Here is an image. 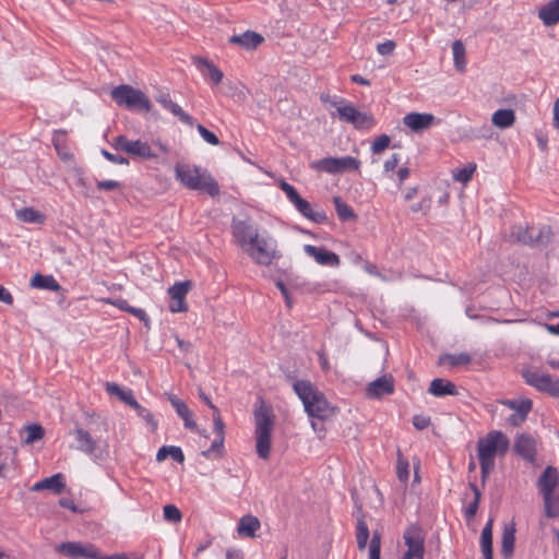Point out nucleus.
<instances>
[{
  "label": "nucleus",
  "mask_w": 559,
  "mask_h": 559,
  "mask_svg": "<svg viewBox=\"0 0 559 559\" xmlns=\"http://www.w3.org/2000/svg\"><path fill=\"white\" fill-rule=\"evenodd\" d=\"M294 392L301 400L309 417L325 419L334 414L326 397L308 380H296L293 383Z\"/></svg>",
  "instance_id": "obj_1"
},
{
  "label": "nucleus",
  "mask_w": 559,
  "mask_h": 559,
  "mask_svg": "<svg viewBox=\"0 0 559 559\" xmlns=\"http://www.w3.org/2000/svg\"><path fill=\"white\" fill-rule=\"evenodd\" d=\"M176 179L190 189L205 192L210 197L219 194V186L211 174L200 166L189 164H177L175 166Z\"/></svg>",
  "instance_id": "obj_2"
},
{
  "label": "nucleus",
  "mask_w": 559,
  "mask_h": 559,
  "mask_svg": "<svg viewBox=\"0 0 559 559\" xmlns=\"http://www.w3.org/2000/svg\"><path fill=\"white\" fill-rule=\"evenodd\" d=\"M559 486V472L555 466H547L536 481V487L544 500L545 515L550 519L559 518V496L555 495Z\"/></svg>",
  "instance_id": "obj_3"
},
{
  "label": "nucleus",
  "mask_w": 559,
  "mask_h": 559,
  "mask_svg": "<svg viewBox=\"0 0 559 559\" xmlns=\"http://www.w3.org/2000/svg\"><path fill=\"white\" fill-rule=\"evenodd\" d=\"M110 96L119 107L130 111H152V103L150 98L141 90L129 84H121L114 87L110 92Z\"/></svg>",
  "instance_id": "obj_4"
},
{
  "label": "nucleus",
  "mask_w": 559,
  "mask_h": 559,
  "mask_svg": "<svg viewBox=\"0 0 559 559\" xmlns=\"http://www.w3.org/2000/svg\"><path fill=\"white\" fill-rule=\"evenodd\" d=\"M510 441L508 437L499 430L488 432L477 442L479 461L495 463L496 455H503L509 450Z\"/></svg>",
  "instance_id": "obj_5"
},
{
  "label": "nucleus",
  "mask_w": 559,
  "mask_h": 559,
  "mask_svg": "<svg viewBox=\"0 0 559 559\" xmlns=\"http://www.w3.org/2000/svg\"><path fill=\"white\" fill-rule=\"evenodd\" d=\"M111 146L118 152H124L131 157L148 160L157 157L147 142L141 140H129L126 135H118L114 139Z\"/></svg>",
  "instance_id": "obj_6"
},
{
  "label": "nucleus",
  "mask_w": 559,
  "mask_h": 559,
  "mask_svg": "<svg viewBox=\"0 0 559 559\" xmlns=\"http://www.w3.org/2000/svg\"><path fill=\"white\" fill-rule=\"evenodd\" d=\"M521 373L528 385L551 397L559 399V378L554 379L549 373L533 369H523Z\"/></svg>",
  "instance_id": "obj_7"
},
{
  "label": "nucleus",
  "mask_w": 559,
  "mask_h": 559,
  "mask_svg": "<svg viewBox=\"0 0 559 559\" xmlns=\"http://www.w3.org/2000/svg\"><path fill=\"white\" fill-rule=\"evenodd\" d=\"M360 160L352 156L324 157L311 164L312 169L328 174H342L345 171L359 170Z\"/></svg>",
  "instance_id": "obj_8"
},
{
  "label": "nucleus",
  "mask_w": 559,
  "mask_h": 559,
  "mask_svg": "<svg viewBox=\"0 0 559 559\" xmlns=\"http://www.w3.org/2000/svg\"><path fill=\"white\" fill-rule=\"evenodd\" d=\"M249 247L248 254L258 264L270 265L274 259L280 258L276 242L271 238L260 237Z\"/></svg>",
  "instance_id": "obj_9"
},
{
  "label": "nucleus",
  "mask_w": 559,
  "mask_h": 559,
  "mask_svg": "<svg viewBox=\"0 0 559 559\" xmlns=\"http://www.w3.org/2000/svg\"><path fill=\"white\" fill-rule=\"evenodd\" d=\"M337 115L340 120L353 124L358 130H369L376 124L371 114L359 111L352 104L338 106Z\"/></svg>",
  "instance_id": "obj_10"
},
{
  "label": "nucleus",
  "mask_w": 559,
  "mask_h": 559,
  "mask_svg": "<svg viewBox=\"0 0 559 559\" xmlns=\"http://www.w3.org/2000/svg\"><path fill=\"white\" fill-rule=\"evenodd\" d=\"M231 231L240 247L250 246L260 238L258 228L250 219H233Z\"/></svg>",
  "instance_id": "obj_11"
},
{
  "label": "nucleus",
  "mask_w": 559,
  "mask_h": 559,
  "mask_svg": "<svg viewBox=\"0 0 559 559\" xmlns=\"http://www.w3.org/2000/svg\"><path fill=\"white\" fill-rule=\"evenodd\" d=\"M192 287L191 281H182L176 282L173 286L168 288V294L170 296L169 310L174 313L176 312H185L188 310V306L186 302V296Z\"/></svg>",
  "instance_id": "obj_12"
},
{
  "label": "nucleus",
  "mask_w": 559,
  "mask_h": 559,
  "mask_svg": "<svg viewBox=\"0 0 559 559\" xmlns=\"http://www.w3.org/2000/svg\"><path fill=\"white\" fill-rule=\"evenodd\" d=\"M513 450L523 460L534 464L537 455V441L528 433H520L515 438Z\"/></svg>",
  "instance_id": "obj_13"
},
{
  "label": "nucleus",
  "mask_w": 559,
  "mask_h": 559,
  "mask_svg": "<svg viewBox=\"0 0 559 559\" xmlns=\"http://www.w3.org/2000/svg\"><path fill=\"white\" fill-rule=\"evenodd\" d=\"M407 551L414 554L416 559H423L425 554V537L418 525H411L403 535Z\"/></svg>",
  "instance_id": "obj_14"
},
{
  "label": "nucleus",
  "mask_w": 559,
  "mask_h": 559,
  "mask_svg": "<svg viewBox=\"0 0 559 559\" xmlns=\"http://www.w3.org/2000/svg\"><path fill=\"white\" fill-rule=\"evenodd\" d=\"M394 389V378L391 374H385L368 384L366 395L369 399L380 400L384 395L393 394Z\"/></svg>",
  "instance_id": "obj_15"
},
{
  "label": "nucleus",
  "mask_w": 559,
  "mask_h": 559,
  "mask_svg": "<svg viewBox=\"0 0 559 559\" xmlns=\"http://www.w3.org/2000/svg\"><path fill=\"white\" fill-rule=\"evenodd\" d=\"M304 251L314 259V261L320 265L331 266V267H337L341 264L340 257L329 251L322 247H316L313 245H305Z\"/></svg>",
  "instance_id": "obj_16"
},
{
  "label": "nucleus",
  "mask_w": 559,
  "mask_h": 559,
  "mask_svg": "<svg viewBox=\"0 0 559 559\" xmlns=\"http://www.w3.org/2000/svg\"><path fill=\"white\" fill-rule=\"evenodd\" d=\"M254 432H272L274 416L272 414L271 408L264 403V401L261 397H259V406H255L254 409Z\"/></svg>",
  "instance_id": "obj_17"
},
{
  "label": "nucleus",
  "mask_w": 559,
  "mask_h": 559,
  "mask_svg": "<svg viewBox=\"0 0 559 559\" xmlns=\"http://www.w3.org/2000/svg\"><path fill=\"white\" fill-rule=\"evenodd\" d=\"M156 102L159 103L164 109L170 111L175 117H177L187 126L193 127L195 124V119L191 115L183 111L178 104L174 103L168 93L159 94L156 97Z\"/></svg>",
  "instance_id": "obj_18"
},
{
  "label": "nucleus",
  "mask_w": 559,
  "mask_h": 559,
  "mask_svg": "<svg viewBox=\"0 0 559 559\" xmlns=\"http://www.w3.org/2000/svg\"><path fill=\"white\" fill-rule=\"evenodd\" d=\"M292 204L295 209L306 218L317 224H324L328 222V216L324 211L314 210L311 204L301 198L299 194Z\"/></svg>",
  "instance_id": "obj_19"
},
{
  "label": "nucleus",
  "mask_w": 559,
  "mask_h": 559,
  "mask_svg": "<svg viewBox=\"0 0 559 559\" xmlns=\"http://www.w3.org/2000/svg\"><path fill=\"white\" fill-rule=\"evenodd\" d=\"M435 122L436 117L427 112H409L403 118V123L414 132L426 130Z\"/></svg>",
  "instance_id": "obj_20"
},
{
  "label": "nucleus",
  "mask_w": 559,
  "mask_h": 559,
  "mask_svg": "<svg viewBox=\"0 0 559 559\" xmlns=\"http://www.w3.org/2000/svg\"><path fill=\"white\" fill-rule=\"evenodd\" d=\"M193 61L202 75L209 79L213 85H218L222 82L224 73L212 61L202 57H195Z\"/></svg>",
  "instance_id": "obj_21"
},
{
  "label": "nucleus",
  "mask_w": 559,
  "mask_h": 559,
  "mask_svg": "<svg viewBox=\"0 0 559 559\" xmlns=\"http://www.w3.org/2000/svg\"><path fill=\"white\" fill-rule=\"evenodd\" d=\"M166 395L171 406L176 409L177 415L183 419L185 427L191 430L195 429L197 424L193 420V414L186 402L177 397L175 394L166 393Z\"/></svg>",
  "instance_id": "obj_22"
},
{
  "label": "nucleus",
  "mask_w": 559,
  "mask_h": 559,
  "mask_svg": "<svg viewBox=\"0 0 559 559\" xmlns=\"http://www.w3.org/2000/svg\"><path fill=\"white\" fill-rule=\"evenodd\" d=\"M263 40L264 38L259 33L253 31H246L242 34L233 35L228 41L250 50L255 49L260 44L263 43Z\"/></svg>",
  "instance_id": "obj_23"
},
{
  "label": "nucleus",
  "mask_w": 559,
  "mask_h": 559,
  "mask_svg": "<svg viewBox=\"0 0 559 559\" xmlns=\"http://www.w3.org/2000/svg\"><path fill=\"white\" fill-rule=\"evenodd\" d=\"M428 393L437 397H443L447 395L454 396L459 394L456 385L452 381L443 378L433 379L430 382Z\"/></svg>",
  "instance_id": "obj_24"
},
{
  "label": "nucleus",
  "mask_w": 559,
  "mask_h": 559,
  "mask_svg": "<svg viewBox=\"0 0 559 559\" xmlns=\"http://www.w3.org/2000/svg\"><path fill=\"white\" fill-rule=\"evenodd\" d=\"M515 524H507L503 527L502 537H501V550L500 554L503 559H510L514 552L515 545Z\"/></svg>",
  "instance_id": "obj_25"
},
{
  "label": "nucleus",
  "mask_w": 559,
  "mask_h": 559,
  "mask_svg": "<svg viewBox=\"0 0 559 559\" xmlns=\"http://www.w3.org/2000/svg\"><path fill=\"white\" fill-rule=\"evenodd\" d=\"M29 285L31 287L38 289L63 292V288L52 275H43L39 272L33 275Z\"/></svg>",
  "instance_id": "obj_26"
},
{
  "label": "nucleus",
  "mask_w": 559,
  "mask_h": 559,
  "mask_svg": "<svg viewBox=\"0 0 559 559\" xmlns=\"http://www.w3.org/2000/svg\"><path fill=\"white\" fill-rule=\"evenodd\" d=\"M538 17L546 26L559 23V0H551L538 11Z\"/></svg>",
  "instance_id": "obj_27"
},
{
  "label": "nucleus",
  "mask_w": 559,
  "mask_h": 559,
  "mask_svg": "<svg viewBox=\"0 0 559 559\" xmlns=\"http://www.w3.org/2000/svg\"><path fill=\"white\" fill-rule=\"evenodd\" d=\"M261 523L260 520L251 514H246L240 518L237 533L241 537H254L255 532L260 528Z\"/></svg>",
  "instance_id": "obj_28"
},
{
  "label": "nucleus",
  "mask_w": 559,
  "mask_h": 559,
  "mask_svg": "<svg viewBox=\"0 0 559 559\" xmlns=\"http://www.w3.org/2000/svg\"><path fill=\"white\" fill-rule=\"evenodd\" d=\"M73 433L78 441V449L88 455L94 454L96 450V441L93 439L91 433L81 427H76Z\"/></svg>",
  "instance_id": "obj_29"
},
{
  "label": "nucleus",
  "mask_w": 559,
  "mask_h": 559,
  "mask_svg": "<svg viewBox=\"0 0 559 559\" xmlns=\"http://www.w3.org/2000/svg\"><path fill=\"white\" fill-rule=\"evenodd\" d=\"M534 231L535 228L533 227H523L521 225H515L511 228L510 240L512 242L534 247Z\"/></svg>",
  "instance_id": "obj_30"
},
{
  "label": "nucleus",
  "mask_w": 559,
  "mask_h": 559,
  "mask_svg": "<svg viewBox=\"0 0 559 559\" xmlns=\"http://www.w3.org/2000/svg\"><path fill=\"white\" fill-rule=\"evenodd\" d=\"M257 454L262 460H269L272 445V432H254Z\"/></svg>",
  "instance_id": "obj_31"
},
{
  "label": "nucleus",
  "mask_w": 559,
  "mask_h": 559,
  "mask_svg": "<svg viewBox=\"0 0 559 559\" xmlns=\"http://www.w3.org/2000/svg\"><path fill=\"white\" fill-rule=\"evenodd\" d=\"M491 121L500 129L510 128L515 122V112L512 109H498L493 112Z\"/></svg>",
  "instance_id": "obj_32"
},
{
  "label": "nucleus",
  "mask_w": 559,
  "mask_h": 559,
  "mask_svg": "<svg viewBox=\"0 0 559 559\" xmlns=\"http://www.w3.org/2000/svg\"><path fill=\"white\" fill-rule=\"evenodd\" d=\"M106 392L109 395L117 396L121 402L130 406V404L133 402L134 396L131 389L123 390L120 388L119 384L115 382H106Z\"/></svg>",
  "instance_id": "obj_33"
},
{
  "label": "nucleus",
  "mask_w": 559,
  "mask_h": 559,
  "mask_svg": "<svg viewBox=\"0 0 559 559\" xmlns=\"http://www.w3.org/2000/svg\"><path fill=\"white\" fill-rule=\"evenodd\" d=\"M167 456H171L174 461L178 463H183L185 454L181 448L176 445H163L156 453V461L163 462L167 459Z\"/></svg>",
  "instance_id": "obj_34"
},
{
  "label": "nucleus",
  "mask_w": 559,
  "mask_h": 559,
  "mask_svg": "<svg viewBox=\"0 0 559 559\" xmlns=\"http://www.w3.org/2000/svg\"><path fill=\"white\" fill-rule=\"evenodd\" d=\"M472 356L467 353L443 354L439 357L438 365L449 362L451 367L466 366L471 364Z\"/></svg>",
  "instance_id": "obj_35"
},
{
  "label": "nucleus",
  "mask_w": 559,
  "mask_h": 559,
  "mask_svg": "<svg viewBox=\"0 0 559 559\" xmlns=\"http://www.w3.org/2000/svg\"><path fill=\"white\" fill-rule=\"evenodd\" d=\"M335 211L338 216V218L342 222H348L354 221L357 218V215L355 214L354 210L345 203L340 197H335L333 199Z\"/></svg>",
  "instance_id": "obj_36"
},
{
  "label": "nucleus",
  "mask_w": 559,
  "mask_h": 559,
  "mask_svg": "<svg viewBox=\"0 0 559 559\" xmlns=\"http://www.w3.org/2000/svg\"><path fill=\"white\" fill-rule=\"evenodd\" d=\"M43 484L45 485V490H50L57 495L66 489L64 475L62 473H57L50 477L44 478Z\"/></svg>",
  "instance_id": "obj_37"
},
{
  "label": "nucleus",
  "mask_w": 559,
  "mask_h": 559,
  "mask_svg": "<svg viewBox=\"0 0 559 559\" xmlns=\"http://www.w3.org/2000/svg\"><path fill=\"white\" fill-rule=\"evenodd\" d=\"M370 532L364 516L357 520L356 524V542L359 550H364L368 544Z\"/></svg>",
  "instance_id": "obj_38"
},
{
  "label": "nucleus",
  "mask_w": 559,
  "mask_h": 559,
  "mask_svg": "<svg viewBox=\"0 0 559 559\" xmlns=\"http://www.w3.org/2000/svg\"><path fill=\"white\" fill-rule=\"evenodd\" d=\"M19 219L25 223L43 224L45 215L33 207H24L16 212Z\"/></svg>",
  "instance_id": "obj_39"
},
{
  "label": "nucleus",
  "mask_w": 559,
  "mask_h": 559,
  "mask_svg": "<svg viewBox=\"0 0 559 559\" xmlns=\"http://www.w3.org/2000/svg\"><path fill=\"white\" fill-rule=\"evenodd\" d=\"M453 60L455 69L460 72L465 70V46L461 40H455L452 45Z\"/></svg>",
  "instance_id": "obj_40"
},
{
  "label": "nucleus",
  "mask_w": 559,
  "mask_h": 559,
  "mask_svg": "<svg viewBox=\"0 0 559 559\" xmlns=\"http://www.w3.org/2000/svg\"><path fill=\"white\" fill-rule=\"evenodd\" d=\"M25 438L24 443L32 444L38 440H40L45 435V429L39 424H29L25 426Z\"/></svg>",
  "instance_id": "obj_41"
},
{
  "label": "nucleus",
  "mask_w": 559,
  "mask_h": 559,
  "mask_svg": "<svg viewBox=\"0 0 559 559\" xmlns=\"http://www.w3.org/2000/svg\"><path fill=\"white\" fill-rule=\"evenodd\" d=\"M552 238V230L550 226L544 225L534 231V247L547 246Z\"/></svg>",
  "instance_id": "obj_42"
},
{
  "label": "nucleus",
  "mask_w": 559,
  "mask_h": 559,
  "mask_svg": "<svg viewBox=\"0 0 559 559\" xmlns=\"http://www.w3.org/2000/svg\"><path fill=\"white\" fill-rule=\"evenodd\" d=\"M476 170V164L469 163L463 168H459L453 173V178L462 183L468 182Z\"/></svg>",
  "instance_id": "obj_43"
},
{
  "label": "nucleus",
  "mask_w": 559,
  "mask_h": 559,
  "mask_svg": "<svg viewBox=\"0 0 559 559\" xmlns=\"http://www.w3.org/2000/svg\"><path fill=\"white\" fill-rule=\"evenodd\" d=\"M224 441L223 437L215 438L212 442L211 447L201 452V455L209 459L214 453L217 457H223L224 455Z\"/></svg>",
  "instance_id": "obj_44"
},
{
  "label": "nucleus",
  "mask_w": 559,
  "mask_h": 559,
  "mask_svg": "<svg viewBox=\"0 0 559 559\" xmlns=\"http://www.w3.org/2000/svg\"><path fill=\"white\" fill-rule=\"evenodd\" d=\"M130 407L136 412L138 416L143 418L150 425H152L153 429L157 427V423L155 421L153 414L148 409L140 405L135 399L130 404Z\"/></svg>",
  "instance_id": "obj_45"
},
{
  "label": "nucleus",
  "mask_w": 559,
  "mask_h": 559,
  "mask_svg": "<svg viewBox=\"0 0 559 559\" xmlns=\"http://www.w3.org/2000/svg\"><path fill=\"white\" fill-rule=\"evenodd\" d=\"M381 555V534L374 531L369 544V559H380Z\"/></svg>",
  "instance_id": "obj_46"
},
{
  "label": "nucleus",
  "mask_w": 559,
  "mask_h": 559,
  "mask_svg": "<svg viewBox=\"0 0 559 559\" xmlns=\"http://www.w3.org/2000/svg\"><path fill=\"white\" fill-rule=\"evenodd\" d=\"M391 138L388 134L377 136L371 144V152L374 155L381 154L390 146Z\"/></svg>",
  "instance_id": "obj_47"
},
{
  "label": "nucleus",
  "mask_w": 559,
  "mask_h": 559,
  "mask_svg": "<svg viewBox=\"0 0 559 559\" xmlns=\"http://www.w3.org/2000/svg\"><path fill=\"white\" fill-rule=\"evenodd\" d=\"M164 519L170 523H178L182 519L180 510L175 504H166L163 509Z\"/></svg>",
  "instance_id": "obj_48"
},
{
  "label": "nucleus",
  "mask_w": 559,
  "mask_h": 559,
  "mask_svg": "<svg viewBox=\"0 0 559 559\" xmlns=\"http://www.w3.org/2000/svg\"><path fill=\"white\" fill-rule=\"evenodd\" d=\"M396 475L400 481L406 483L409 476L408 461L403 459L401 454L397 457Z\"/></svg>",
  "instance_id": "obj_49"
},
{
  "label": "nucleus",
  "mask_w": 559,
  "mask_h": 559,
  "mask_svg": "<svg viewBox=\"0 0 559 559\" xmlns=\"http://www.w3.org/2000/svg\"><path fill=\"white\" fill-rule=\"evenodd\" d=\"M197 130L200 133V135L202 136V139L205 142H207L209 144H211V145H218L221 143L219 139L217 138V135L214 132H212L209 129H206L201 123L197 124Z\"/></svg>",
  "instance_id": "obj_50"
},
{
  "label": "nucleus",
  "mask_w": 559,
  "mask_h": 559,
  "mask_svg": "<svg viewBox=\"0 0 559 559\" xmlns=\"http://www.w3.org/2000/svg\"><path fill=\"white\" fill-rule=\"evenodd\" d=\"M492 524L493 521L490 519L484 526L480 535V547L492 546Z\"/></svg>",
  "instance_id": "obj_51"
},
{
  "label": "nucleus",
  "mask_w": 559,
  "mask_h": 559,
  "mask_svg": "<svg viewBox=\"0 0 559 559\" xmlns=\"http://www.w3.org/2000/svg\"><path fill=\"white\" fill-rule=\"evenodd\" d=\"M213 430L216 437H223L225 439V424L222 420L218 408H215V413H213Z\"/></svg>",
  "instance_id": "obj_52"
},
{
  "label": "nucleus",
  "mask_w": 559,
  "mask_h": 559,
  "mask_svg": "<svg viewBox=\"0 0 559 559\" xmlns=\"http://www.w3.org/2000/svg\"><path fill=\"white\" fill-rule=\"evenodd\" d=\"M278 187L282 191L285 192V194L290 203L299 195L296 188L294 186H292L290 183H288L287 181H285L284 179H281L278 181Z\"/></svg>",
  "instance_id": "obj_53"
},
{
  "label": "nucleus",
  "mask_w": 559,
  "mask_h": 559,
  "mask_svg": "<svg viewBox=\"0 0 559 559\" xmlns=\"http://www.w3.org/2000/svg\"><path fill=\"white\" fill-rule=\"evenodd\" d=\"M532 407H533L532 400L523 399L516 404V406L513 411H515V414H520L522 416L527 417L528 413L532 411Z\"/></svg>",
  "instance_id": "obj_54"
},
{
  "label": "nucleus",
  "mask_w": 559,
  "mask_h": 559,
  "mask_svg": "<svg viewBox=\"0 0 559 559\" xmlns=\"http://www.w3.org/2000/svg\"><path fill=\"white\" fill-rule=\"evenodd\" d=\"M102 155L109 162L114 163V164H119V165H129V159L122 155H119V154H112L110 152H108L107 150L103 148L102 150Z\"/></svg>",
  "instance_id": "obj_55"
},
{
  "label": "nucleus",
  "mask_w": 559,
  "mask_h": 559,
  "mask_svg": "<svg viewBox=\"0 0 559 559\" xmlns=\"http://www.w3.org/2000/svg\"><path fill=\"white\" fill-rule=\"evenodd\" d=\"M479 465H480V481H481V485L485 486L491 471L495 467V463L487 462V461H479Z\"/></svg>",
  "instance_id": "obj_56"
},
{
  "label": "nucleus",
  "mask_w": 559,
  "mask_h": 559,
  "mask_svg": "<svg viewBox=\"0 0 559 559\" xmlns=\"http://www.w3.org/2000/svg\"><path fill=\"white\" fill-rule=\"evenodd\" d=\"M431 424L429 416L424 415H415L413 417V425L417 430H424L428 428Z\"/></svg>",
  "instance_id": "obj_57"
},
{
  "label": "nucleus",
  "mask_w": 559,
  "mask_h": 559,
  "mask_svg": "<svg viewBox=\"0 0 559 559\" xmlns=\"http://www.w3.org/2000/svg\"><path fill=\"white\" fill-rule=\"evenodd\" d=\"M96 187L98 190L111 191L121 187V183L116 180H97Z\"/></svg>",
  "instance_id": "obj_58"
},
{
  "label": "nucleus",
  "mask_w": 559,
  "mask_h": 559,
  "mask_svg": "<svg viewBox=\"0 0 559 559\" xmlns=\"http://www.w3.org/2000/svg\"><path fill=\"white\" fill-rule=\"evenodd\" d=\"M396 47V44L394 40H386L384 43H381L377 46V51L378 53H380L381 56H388V55H391L394 49Z\"/></svg>",
  "instance_id": "obj_59"
},
{
  "label": "nucleus",
  "mask_w": 559,
  "mask_h": 559,
  "mask_svg": "<svg viewBox=\"0 0 559 559\" xmlns=\"http://www.w3.org/2000/svg\"><path fill=\"white\" fill-rule=\"evenodd\" d=\"M275 286L280 289V292L282 293L284 299H285V302H286V306L288 308H292V305H293V301H292V298H290V295H289V292L285 285V283L281 280L276 281L275 282Z\"/></svg>",
  "instance_id": "obj_60"
},
{
  "label": "nucleus",
  "mask_w": 559,
  "mask_h": 559,
  "mask_svg": "<svg viewBox=\"0 0 559 559\" xmlns=\"http://www.w3.org/2000/svg\"><path fill=\"white\" fill-rule=\"evenodd\" d=\"M478 508H479V502L474 501V500L471 501L464 511L466 520L473 519L476 515Z\"/></svg>",
  "instance_id": "obj_61"
},
{
  "label": "nucleus",
  "mask_w": 559,
  "mask_h": 559,
  "mask_svg": "<svg viewBox=\"0 0 559 559\" xmlns=\"http://www.w3.org/2000/svg\"><path fill=\"white\" fill-rule=\"evenodd\" d=\"M399 162H400L399 155L397 154H392L391 157L389 159H386L384 165H383L384 171L389 173V171H392L393 169H395V167L397 166Z\"/></svg>",
  "instance_id": "obj_62"
},
{
  "label": "nucleus",
  "mask_w": 559,
  "mask_h": 559,
  "mask_svg": "<svg viewBox=\"0 0 559 559\" xmlns=\"http://www.w3.org/2000/svg\"><path fill=\"white\" fill-rule=\"evenodd\" d=\"M128 313L134 316L135 318L140 319L141 321H144L145 323L148 321V317L146 312L141 308L132 307L128 309Z\"/></svg>",
  "instance_id": "obj_63"
},
{
  "label": "nucleus",
  "mask_w": 559,
  "mask_h": 559,
  "mask_svg": "<svg viewBox=\"0 0 559 559\" xmlns=\"http://www.w3.org/2000/svg\"><path fill=\"white\" fill-rule=\"evenodd\" d=\"M226 559H243V552L240 549L228 548Z\"/></svg>",
  "instance_id": "obj_64"
}]
</instances>
